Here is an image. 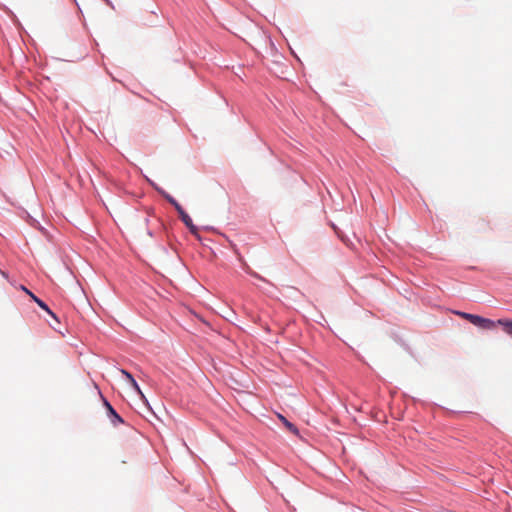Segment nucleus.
Returning a JSON list of instances; mask_svg holds the SVG:
<instances>
[{
  "label": "nucleus",
  "instance_id": "nucleus-1",
  "mask_svg": "<svg viewBox=\"0 0 512 512\" xmlns=\"http://www.w3.org/2000/svg\"><path fill=\"white\" fill-rule=\"evenodd\" d=\"M471 323L474 324L475 326L485 329V330H492L498 324L497 321L495 322L491 319L484 318V317H481V316L475 315V314L473 316Z\"/></svg>",
  "mask_w": 512,
  "mask_h": 512
},
{
  "label": "nucleus",
  "instance_id": "nucleus-2",
  "mask_svg": "<svg viewBox=\"0 0 512 512\" xmlns=\"http://www.w3.org/2000/svg\"><path fill=\"white\" fill-rule=\"evenodd\" d=\"M179 216L181 220L184 222V224L189 228L190 232L194 235H197L198 228L193 224L192 219L190 216L183 210H181L179 213Z\"/></svg>",
  "mask_w": 512,
  "mask_h": 512
},
{
  "label": "nucleus",
  "instance_id": "nucleus-3",
  "mask_svg": "<svg viewBox=\"0 0 512 512\" xmlns=\"http://www.w3.org/2000/svg\"><path fill=\"white\" fill-rule=\"evenodd\" d=\"M22 289L38 304L40 308L45 310L49 315L56 318L55 314L49 309V307L38 297H36L31 291L26 289L25 287H22Z\"/></svg>",
  "mask_w": 512,
  "mask_h": 512
},
{
  "label": "nucleus",
  "instance_id": "nucleus-4",
  "mask_svg": "<svg viewBox=\"0 0 512 512\" xmlns=\"http://www.w3.org/2000/svg\"><path fill=\"white\" fill-rule=\"evenodd\" d=\"M498 325H501L504 331L512 338V320L499 319L497 320Z\"/></svg>",
  "mask_w": 512,
  "mask_h": 512
},
{
  "label": "nucleus",
  "instance_id": "nucleus-5",
  "mask_svg": "<svg viewBox=\"0 0 512 512\" xmlns=\"http://www.w3.org/2000/svg\"><path fill=\"white\" fill-rule=\"evenodd\" d=\"M278 418L283 422V424L285 425V427L290 431L292 432L293 434L295 435H298L299 434V431L297 429V427L292 424L291 422H289L284 416H282L281 414H278Z\"/></svg>",
  "mask_w": 512,
  "mask_h": 512
},
{
  "label": "nucleus",
  "instance_id": "nucleus-6",
  "mask_svg": "<svg viewBox=\"0 0 512 512\" xmlns=\"http://www.w3.org/2000/svg\"><path fill=\"white\" fill-rule=\"evenodd\" d=\"M104 404L106 406V408L108 409L109 413L118 421V422H123L122 418L116 413V411L113 409V407L110 405V403L108 401H104Z\"/></svg>",
  "mask_w": 512,
  "mask_h": 512
},
{
  "label": "nucleus",
  "instance_id": "nucleus-7",
  "mask_svg": "<svg viewBox=\"0 0 512 512\" xmlns=\"http://www.w3.org/2000/svg\"><path fill=\"white\" fill-rule=\"evenodd\" d=\"M166 199L175 207L177 212L179 213L181 210H183L182 206L171 196L167 195Z\"/></svg>",
  "mask_w": 512,
  "mask_h": 512
},
{
  "label": "nucleus",
  "instance_id": "nucleus-8",
  "mask_svg": "<svg viewBox=\"0 0 512 512\" xmlns=\"http://www.w3.org/2000/svg\"><path fill=\"white\" fill-rule=\"evenodd\" d=\"M120 371H121L122 375L125 376V378L128 380V382L130 384H135V379H134V377L132 376L131 373H129L128 371H126L124 369H121Z\"/></svg>",
  "mask_w": 512,
  "mask_h": 512
},
{
  "label": "nucleus",
  "instance_id": "nucleus-9",
  "mask_svg": "<svg viewBox=\"0 0 512 512\" xmlns=\"http://www.w3.org/2000/svg\"><path fill=\"white\" fill-rule=\"evenodd\" d=\"M456 314L458 316H460L461 318H463L465 320H468L470 323H471V321L473 319V316H474V314H470V313H466V312H459V311L456 312Z\"/></svg>",
  "mask_w": 512,
  "mask_h": 512
},
{
  "label": "nucleus",
  "instance_id": "nucleus-10",
  "mask_svg": "<svg viewBox=\"0 0 512 512\" xmlns=\"http://www.w3.org/2000/svg\"><path fill=\"white\" fill-rule=\"evenodd\" d=\"M131 386L134 388V390L140 395L141 399L145 402H147V399L145 398V395L141 391L140 387L138 386L137 382L135 381V384H131Z\"/></svg>",
  "mask_w": 512,
  "mask_h": 512
},
{
  "label": "nucleus",
  "instance_id": "nucleus-11",
  "mask_svg": "<svg viewBox=\"0 0 512 512\" xmlns=\"http://www.w3.org/2000/svg\"><path fill=\"white\" fill-rule=\"evenodd\" d=\"M105 1H106L108 4H110L108 0H105Z\"/></svg>",
  "mask_w": 512,
  "mask_h": 512
}]
</instances>
